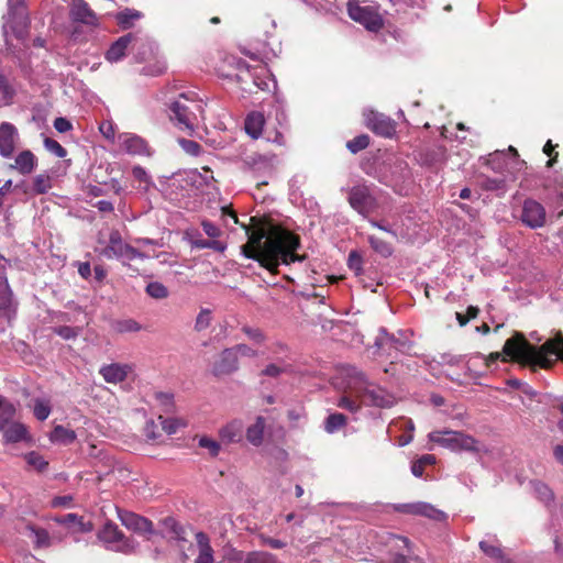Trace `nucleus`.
Here are the masks:
<instances>
[{
	"label": "nucleus",
	"instance_id": "nucleus-1",
	"mask_svg": "<svg viewBox=\"0 0 563 563\" xmlns=\"http://www.w3.org/2000/svg\"><path fill=\"white\" fill-rule=\"evenodd\" d=\"M247 243L241 246V252L246 258L255 260L261 266L272 273H276L280 263L290 264L301 262L303 257L295 251L299 247V238L288 230L272 227L268 231L264 228H247Z\"/></svg>",
	"mask_w": 563,
	"mask_h": 563
},
{
	"label": "nucleus",
	"instance_id": "nucleus-2",
	"mask_svg": "<svg viewBox=\"0 0 563 563\" xmlns=\"http://www.w3.org/2000/svg\"><path fill=\"white\" fill-rule=\"evenodd\" d=\"M503 353L522 364L549 368L556 358L563 361V336L559 334L540 347H536L526 340L522 333L516 332L505 342Z\"/></svg>",
	"mask_w": 563,
	"mask_h": 563
},
{
	"label": "nucleus",
	"instance_id": "nucleus-3",
	"mask_svg": "<svg viewBox=\"0 0 563 563\" xmlns=\"http://www.w3.org/2000/svg\"><path fill=\"white\" fill-rule=\"evenodd\" d=\"M346 387L360 398L365 406L390 408L395 405L396 398L385 388L371 383L365 374L355 366L346 365L340 369Z\"/></svg>",
	"mask_w": 563,
	"mask_h": 563
},
{
	"label": "nucleus",
	"instance_id": "nucleus-4",
	"mask_svg": "<svg viewBox=\"0 0 563 563\" xmlns=\"http://www.w3.org/2000/svg\"><path fill=\"white\" fill-rule=\"evenodd\" d=\"M170 120L184 131L192 133L199 119L203 120L205 104L194 91L179 93L168 103Z\"/></svg>",
	"mask_w": 563,
	"mask_h": 563
},
{
	"label": "nucleus",
	"instance_id": "nucleus-5",
	"mask_svg": "<svg viewBox=\"0 0 563 563\" xmlns=\"http://www.w3.org/2000/svg\"><path fill=\"white\" fill-rule=\"evenodd\" d=\"M8 13L3 16V36L8 49L14 53L16 45L13 40L23 43L29 33L30 19L23 1H8Z\"/></svg>",
	"mask_w": 563,
	"mask_h": 563
},
{
	"label": "nucleus",
	"instance_id": "nucleus-6",
	"mask_svg": "<svg viewBox=\"0 0 563 563\" xmlns=\"http://www.w3.org/2000/svg\"><path fill=\"white\" fill-rule=\"evenodd\" d=\"M431 442L454 452H478V441L472 435L452 430L432 431L428 434Z\"/></svg>",
	"mask_w": 563,
	"mask_h": 563
},
{
	"label": "nucleus",
	"instance_id": "nucleus-7",
	"mask_svg": "<svg viewBox=\"0 0 563 563\" xmlns=\"http://www.w3.org/2000/svg\"><path fill=\"white\" fill-rule=\"evenodd\" d=\"M375 345L378 350L391 358H397L398 354H406L411 350V341L407 331H398L397 334L389 333L380 328L375 339Z\"/></svg>",
	"mask_w": 563,
	"mask_h": 563
},
{
	"label": "nucleus",
	"instance_id": "nucleus-8",
	"mask_svg": "<svg viewBox=\"0 0 563 563\" xmlns=\"http://www.w3.org/2000/svg\"><path fill=\"white\" fill-rule=\"evenodd\" d=\"M98 538L107 545V549L124 554L134 553L137 548V542L133 538L125 537L119 527L111 521L104 523L98 532Z\"/></svg>",
	"mask_w": 563,
	"mask_h": 563
},
{
	"label": "nucleus",
	"instance_id": "nucleus-9",
	"mask_svg": "<svg viewBox=\"0 0 563 563\" xmlns=\"http://www.w3.org/2000/svg\"><path fill=\"white\" fill-rule=\"evenodd\" d=\"M347 201L363 217H367L377 208V198L366 184H357L350 188Z\"/></svg>",
	"mask_w": 563,
	"mask_h": 563
},
{
	"label": "nucleus",
	"instance_id": "nucleus-10",
	"mask_svg": "<svg viewBox=\"0 0 563 563\" xmlns=\"http://www.w3.org/2000/svg\"><path fill=\"white\" fill-rule=\"evenodd\" d=\"M101 254L106 258H118L123 262L147 257V255L135 247L124 243L119 232H112L110 234L109 244L102 250Z\"/></svg>",
	"mask_w": 563,
	"mask_h": 563
},
{
	"label": "nucleus",
	"instance_id": "nucleus-11",
	"mask_svg": "<svg viewBox=\"0 0 563 563\" xmlns=\"http://www.w3.org/2000/svg\"><path fill=\"white\" fill-rule=\"evenodd\" d=\"M349 16L364 25L368 31L377 32L383 27V19L372 7H362L356 1L350 0L347 3Z\"/></svg>",
	"mask_w": 563,
	"mask_h": 563
},
{
	"label": "nucleus",
	"instance_id": "nucleus-12",
	"mask_svg": "<svg viewBox=\"0 0 563 563\" xmlns=\"http://www.w3.org/2000/svg\"><path fill=\"white\" fill-rule=\"evenodd\" d=\"M520 219L522 223L530 229L544 227L547 212L544 207L534 199H526L522 205Z\"/></svg>",
	"mask_w": 563,
	"mask_h": 563
},
{
	"label": "nucleus",
	"instance_id": "nucleus-13",
	"mask_svg": "<svg viewBox=\"0 0 563 563\" xmlns=\"http://www.w3.org/2000/svg\"><path fill=\"white\" fill-rule=\"evenodd\" d=\"M118 517L121 523L129 530L140 534H147L148 538L155 534L153 522L145 517L121 509H118Z\"/></svg>",
	"mask_w": 563,
	"mask_h": 563
},
{
	"label": "nucleus",
	"instance_id": "nucleus-14",
	"mask_svg": "<svg viewBox=\"0 0 563 563\" xmlns=\"http://www.w3.org/2000/svg\"><path fill=\"white\" fill-rule=\"evenodd\" d=\"M394 509L398 512L423 516L435 521H443L446 519V515L434 508L431 504L418 501L409 504H397L394 505Z\"/></svg>",
	"mask_w": 563,
	"mask_h": 563
},
{
	"label": "nucleus",
	"instance_id": "nucleus-15",
	"mask_svg": "<svg viewBox=\"0 0 563 563\" xmlns=\"http://www.w3.org/2000/svg\"><path fill=\"white\" fill-rule=\"evenodd\" d=\"M364 117L367 128L377 135L390 137L396 132L394 120L383 113L368 110L364 113Z\"/></svg>",
	"mask_w": 563,
	"mask_h": 563
},
{
	"label": "nucleus",
	"instance_id": "nucleus-16",
	"mask_svg": "<svg viewBox=\"0 0 563 563\" xmlns=\"http://www.w3.org/2000/svg\"><path fill=\"white\" fill-rule=\"evenodd\" d=\"M2 263H7V260L0 255V317L10 318L15 311V306L3 272L4 265Z\"/></svg>",
	"mask_w": 563,
	"mask_h": 563
},
{
	"label": "nucleus",
	"instance_id": "nucleus-17",
	"mask_svg": "<svg viewBox=\"0 0 563 563\" xmlns=\"http://www.w3.org/2000/svg\"><path fill=\"white\" fill-rule=\"evenodd\" d=\"M239 369V357L232 347L224 349L213 364L216 376L230 375Z\"/></svg>",
	"mask_w": 563,
	"mask_h": 563
},
{
	"label": "nucleus",
	"instance_id": "nucleus-18",
	"mask_svg": "<svg viewBox=\"0 0 563 563\" xmlns=\"http://www.w3.org/2000/svg\"><path fill=\"white\" fill-rule=\"evenodd\" d=\"M132 51L137 62H151L159 53L158 45L148 37H141L133 34Z\"/></svg>",
	"mask_w": 563,
	"mask_h": 563
},
{
	"label": "nucleus",
	"instance_id": "nucleus-19",
	"mask_svg": "<svg viewBox=\"0 0 563 563\" xmlns=\"http://www.w3.org/2000/svg\"><path fill=\"white\" fill-rule=\"evenodd\" d=\"M133 367L130 364L111 363L102 365L99 369V374L109 384H119L124 382Z\"/></svg>",
	"mask_w": 563,
	"mask_h": 563
},
{
	"label": "nucleus",
	"instance_id": "nucleus-20",
	"mask_svg": "<svg viewBox=\"0 0 563 563\" xmlns=\"http://www.w3.org/2000/svg\"><path fill=\"white\" fill-rule=\"evenodd\" d=\"M16 137L18 130L13 124L9 122L0 124V155L2 157L9 158L12 156Z\"/></svg>",
	"mask_w": 563,
	"mask_h": 563
},
{
	"label": "nucleus",
	"instance_id": "nucleus-21",
	"mask_svg": "<svg viewBox=\"0 0 563 563\" xmlns=\"http://www.w3.org/2000/svg\"><path fill=\"white\" fill-rule=\"evenodd\" d=\"M70 19L86 25H97V16L84 0H73L69 11Z\"/></svg>",
	"mask_w": 563,
	"mask_h": 563
},
{
	"label": "nucleus",
	"instance_id": "nucleus-22",
	"mask_svg": "<svg viewBox=\"0 0 563 563\" xmlns=\"http://www.w3.org/2000/svg\"><path fill=\"white\" fill-rule=\"evenodd\" d=\"M235 67L238 73L234 75V79L241 85L242 90L253 93L252 80L258 79L256 68H251L243 59H236Z\"/></svg>",
	"mask_w": 563,
	"mask_h": 563
},
{
	"label": "nucleus",
	"instance_id": "nucleus-23",
	"mask_svg": "<svg viewBox=\"0 0 563 563\" xmlns=\"http://www.w3.org/2000/svg\"><path fill=\"white\" fill-rule=\"evenodd\" d=\"M36 166V156L30 150H24L15 156L14 163L9 164L8 168L10 170H16L21 175H29Z\"/></svg>",
	"mask_w": 563,
	"mask_h": 563
},
{
	"label": "nucleus",
	"instance_id": "nucleus-24",
	"mask_svg": "<svg viewBox=\"0 0 563 563\" xmlns=\"http://www.w3.org/2000/svg\"><path fill=\"white\" fill-rule=\"evenodd\" d=\"M196 549L198 554L195 563H214L213 549L209 537L205 532L196 533Z\"/></svg>",
	"mask_w": 563,
	"mask_h": 563
},
{
	"label": "nucleus",
	"instance_id": "nucleus-25",
	"mask_svg": "<svg viewBox=\"0 0 563 563\" xmlns=\"http://www.w3.org/2000/svg\"><path fill=\"white\" fill-rule=\"evenodd\" d=\"M133 42V34H126L117 40L106 53V59L110 63H117L125 56V52Z\"/></svg>",
	"mask_w": 563,
	"mask_h": 563
},
{
	"label": "nucleus",
	"instance_id": "nucleus-26",
	"mask_svg": "<svg viewBox=\"0 0 563 563\" xmlns=\"http://www.w3.org/2000/svg\"><path fill=\"white\" fill-rule=\"evenodd\" d=\"M4 443H16L21 441H30L27 428L21 422H11L3 433Z\"/></svg>",
	"mask_w": 563,
	"mask_h": 563
},
{
	"label": "nucleus",
	"instance_id": "nucleus-27",
	"mask_svg": "<svg viewBox=\"0 0 563 563\" xmlns=\"http://www.w3.org/2000/svg\"><path fill=\"white\" fill-rule=\"evenodd\" d=\"M121 143L123 148L130 154L150 155L147 143L137 135L125 134Z\"/></svg>",
	"mask_w": 563,
	"mask_h": 563
},
{
	"label": "nucleus",
	"instance_id": "nucleus-28",
	"mask_svg": "<svg viewBox=\"0 0 563 563\" xmlns=\"http://www.w3.org/2000/svg\"><path fill=\"white\" fill-rule=\"evenodd\" d=\"M264 123L263 113L252 112L245 119L244 130L252 139H257L262 134Z\"/></svg>",
	"mask_w": 563,
	"mask_h": 563
},
{
	"label": "nucleus",
	"instance_id": "nucleus-29",
	"mask_svg": "<svg viewBox=\"0 0 563 563\" xmlns=\"http://www.w3.org/2000/svg\"><path fill=\"white\" fill-rule=\"evenodd\" d=\"M188 241L191 247L194 249H210L220 253L227 250V244L224 242L220 240H205L200 236L199 233H197L196 235H190Z\"/></svg>",
	"mask_w": 563,
	"mask_h": 563
},
{
	"label": "nucleus",
	"instance_id": "nucleus-30",
	"mask_svg": "<svg viewBox=\"0 0 563 563\" xmlns=\"http://www.w3.org/2000/svg\"><path fill=\"white\" fill-rule=\"evenodd\" d=\"M479 549L487 555L488 558L496 560L499 563H508L498 541L494 540H483L479 542Z\"/></svg>",
	"mask_w": 563,
	"mask_h": 563
},
{
	"label": "nucleus",
	"instance_id": "nucleus-31",
	"mask_svg": "<svg viewBox=\"0 0 563 563\" xmlns=\"http://www.w3.org/2000/svg\"><path fill=\"white\" fill-rule=\"evenodd\" d=\"M264 429L265 419L263 417H257L256 421L246 430L247 441L255 446L261 445L264 438Z\"/></svg>",
	"mask_w": 563,
	"mask_h": 563
},
{
	"label": "nucleus",
	"instance_id": "nucleus-32",
	"mask_svg": "<svg viewBox=\"0 0 563 563\" xmlns=\"http://www.w3.org/2000/svg\"><path fill=\"white\" fill-rule=\"evenodd\" d=\"M49 440L54 443L67 445L76 440V433L63 426H56L49 434Z\"/></svg>",
	"mask_w": 563,
	"mask_h": 563
},
{
	"label": "nucleus",
	"instance_id": "nucleus-33",
	"mask_svg": "<svg viewBox=\"0 0 563 563\" xmlns=\"http://www.w3.org/2000/svg\"><path fill=\"white\" fill-rule=\"evenodd\" d=\"M145 64L142 74L146 76H159L164 74L167 68L166 60L161 53H157L155 57H152L151 62H146Z\"/></svg>",
	"mask_w": 563,
	"mask_h": 563
},
{
	"label": "nucleus",
	"instance_id": "nucleus-34",
	"mask_svg": "<svg viewBox=\"0 0 563 563\" xmlns=\"http://www.w3.org/2000/svg\"><path fill=\"white\" fill-rule=\"evenodd\" d=\"M243 424L240 420H233L220 430V437L228 442H235L241 438Z\"/></svg>",
	"mask_w": 563,
	"mask_h": 563
},
{
	"label": "nucleus",
	"instance_id": "nucleus-35",
	"mask_svg": "<svg viewBox=\"0 0 563 563\" xmlns=\"http://www.w3.org/2000/svg\"><path fill=\"white\" fill-rule=\"evenodd\" d=\"M536 497L549 506L554 501V493L552 489L544 483L536 481L531 483Z\"/></svg>",
	"mask_w": 563,
	"mask_h": 563
},
{
	"label": "nucleus",
	"instance_id": "nucleus-36",
	"mask_svg": "<svg viewBox=\"0 0 563 563\" xmlns=\"http://www.w3.org/2000/svg\"><path fill=\"white\" fill-rule=\"evenodd\" d=\"M243 162L254 170H261L271 166L272 157L258 153L247 154Z\"/></svg>",
	"mask_w": 563,
	"mask_h": 563
},
{
	"label": "nucleus",
	"instance_id": "nucleus-37",
	"mask_svg": "<svg viewBox=\"0 0 563 563\" xmlns=\"http://www.w3.org/2000/svg\"><path fill=\"white\" fill-rule=\"evenodd\" d=\"M162 525L170 538L177 541H186L184 528L172 517L162 520Z\"/></svg>",
	"mask_w": 563,
	"mask_h": 563
},
{
	"label": "nucleus",
	"instance_id": "nucleus-38",
	"mask_svg": "<svg viewBox=\"0 0 563 563\" xmlns=\"http://www.w3.org/2000/svg\"><path fill=\"white\" fill-rule=\"evenodd\" d=\"M346 424V417L343 413L334 412L327 417L324 430L328 433H334Z\"/></svg>",
	"mask_w": 563,
	"mask_h": 563
},
{
	"label": "nucleus",
	"instance_id": "nucleus-39",
	"mask_svg": "<svg viewBox=\"0 0 563 563\" xmlns=\"http://www.w3.org/2000/svg\"><path fill=\"white\" fill-rule=\"evenodd\" d=\"M27 530L34 538V544L36 548H48L51 545V538L47 530L35 526H27Z\"/></svg>",
	"mask_w": 563,
	"mask_h": 563
},
{
	"label": "nucleus",
	"instance_id": "nucleus-40",
	"mask_svg": "<svg viewBox=\"0 0 563 563\" xmlns=\"http://www.w3.org/2000/svg\"><path fill=\"white\" fill-rule=\"evenodd\" d=\"M26 463L37 472H44L48 467V462L40 453L32 451L24 455Z\"/></svg>",
	"mask_w": 563,
	"mask_h": 563
},
{
	"label": "nucleus",
	"instance_id": "nucleus-41",
	"mask_svg": "<svg viewBox=\"0 0 563 563\" xmlns=\"http://www.w3.org/2000/svg\"><path fill=\"white\" fill-rule=\"evenodd\" d=\"M146 294L154 299H165L168 297V288L159 282H151L145 288Z\"/></svg>",
	"mask_w": 563,
	"mask_h": 563
},
{
	"label": "nucleus",
	"instance_id": "nucleus-42",
	"mask_svg": "<svg viewBox=\"0 0 563 563\" xmlns=\"http://www.w3.org/2000/svg\"><path fill=\"white\" fill-rule=\"evenodd\" d=\"M368 243L372 249L383 257H389L393 254L391 245L374 235L368 236Z\"/></svg>",
	"mask_w": 563,
	"mask_h": 563
},
{
	"label": "nucleus",
	"instance_id": "nucleus-43",
	"mask_svg": "<svg viewBox=\"0 0 563 563\" xmlns=\"http://www.w3.org/2000/svg\"><path fill=\"white\" fill-rule=\"evenodd\" d=\"M217 563H245L243 553L231 547H224L221 559Z\"/></svg>",
	"mask_w": 563,
	"mask_h": 563
},
{
	"label": "nucleus",
	"instance_id": "nucleus-44",
	"mask_svg": "<svg viewBox=\"0 0 563 563\" xmlns=\"http://www.w3.org/2000/svg\"><path fill=\"white\" fill-rule=\"evenodd\" d=\"M256 77H258L257 80H252L254 92L256 90H269L271 79L265 67H256Z\"/></svg>",
	"mask_w": 563,
	"mask_h": 563
},
{
	"label": "nucleus",
	"instance_id": "nucleus-45",
	"mask_svg": "<svg viewBox=\"0 0 563 563\" xmlns=\"http://www.w3.org/2000/svg\"><path fill=\"white\" fill-rule=\"evenodd\" d=\"M487 164L490 168L497 173H504L507 167L506 154L505 152H495L489 155Z\"/></svg>",
	"mask_w": 563,
	"mask_h": 563
},
{
	"label": "nucleus",
	"instance_id": "nucleus-46",
	"mask_svg": "<svg viewBox=\"0 0 563 563\" xmlns=\"http://www.w3.org/2000/svg\"><path fill=\"white\" fill-rule=\"evenodd\" d=\"M52 188L51 177L46 174H40L33 179V191L37 195L46 194Z\"/></svg>",
	"mask_w": 563,
	"mask_h": 563
},
{
	"label": "nucleus",
	"instance_id": "nucleus-47",
	"mask_svg": "<svg viewBox=\"0 0 563 563\" xmlns=\"http://www.w3.org/2000/svg\"><path fill=\"white\" fill-rule=\"evenodd\" d=\"M13 95L14 90L9 85L7 78L0 74V107L9 104Z\"/></svg>",
	"mask_w": 563,
	"mask_h": 563
},
{
	"label": "nucleus",
	"instance_id": "nucleus-48",
	"mask_svg": "<svg viewBox=\"0 0 563 563\" xmlns=\"http://www.w3.org/2000/svg\"><path fill=\"white\" fill-rule=\"evenodd\" d=\"M212 321V312L208 308H203L199 311L196 321H195V330L201 332L208 329Z\"/></svg>",
	"mask_w": 563,
	"mask_h": 563
},
{
	"label": "nucleus",
	"instance_id": "nucleus-49",
	"mask_svg": "<svg viewBox=\"0 0 563 563\" xmlns=\"http://www.w3.org/2000/svg\"><path fill=\"white\" fill-rule=\"evenodd\" d=\"M51 405L47 400L44 399H35L33 413L35 418L40 421H44L51 415Z\"/></svg>",
	"mask_w": 563,
	"mask_h": 563
},
{
	"label": "nucleus",
	"instance_id": "nucleus-50",
	"mask_svg": "<svg viewBox=\"0 0 563 563\" xmlns=\"http://www.w3.org/2000/svg\"><path fill=\"white\" fill-rule=\"evenodd\" d=\"M154 397L165 413L174 410V395L172 393L157 391Z\"/></svg>",
	"mask_w": 563,
	"mask_h": 563
},
{
	"label": "nucleus",
	"instance_id": "nucleus-51",
	"mask_svg": "<svg viewBox=\"0 0 563 563\" xmlns=\"http://www.w3.org/2000/svg\"><path fill=\"white\" fill-rule=\"evenodd\" d=\"M369 145V137L366 134H361L346 143L347 150L355 154L366 148Z\"/></svg>",
	"mask_w": 563,
	"mask_h": 563
},
{
	"label": "nucleus",
	"instance_id": "nucleus-52",
	"mask_svg": "<svg viewBox=\"0 0 563 563\" xmlns=\"http://www.w3.org/2000/svg\"><path fill=\"white\" fill-rule=\"evenodd\" d=\"M288 369V365L285 363H271L265 366V368L262 371V375L269 376V377H279L282 374L286 373Z\"/></svg>",
	"mask_w": 563,
	"mask_h": 563
},
{
	"label": "nucleus",
	"instance_id": "nucleus-53",
	"mask_svg": "<svg viewBox=\"0 0 563 563\" xmlns=\"http://www.w3.org/2000/svg\"><path fill=\"white\" fill-rule=\"evenodd\" d=\"M178 143L180 147L191 156H199L202 152V147L199 143L192 140L179 139Z\"/></svg>",
	"mask_w": 563,
	"mask_h": 563
},
{
	"label": "nucleus",
	"instance_id": "nucleus-54",
	"mask_svg": "<svg viewBox=\"0 0 563 563\" xmlns=\"http://www.w3.org/2000/svg\"><path fill=\"white\" fill-rule=\"evenodd\" d=\"M245 563H279L274 555L267 552H253L251 553Z\"/></svg>",
	"mask_w": 563,
	"mask_h": 563
},
{
	"label": "nucleus",
	"instance_id": "nucleus-55",
	"mask_svg": "<svg viewBox=\"0 0 563 563\" xmlns=\"http://www.w3.org/2000/svg\"><path fill=\"white\" fill-rule=\"evenodd\" d=\"M44 146L58 158H64L67 155V151L56 140L51 137H45Z\"/></svg>",
	"mask_w": 563,
	"mask_h": 563
},
{
	"label": "nucleus",
	"instance_id": "nucleus-56",
	"mask_svg": "<svg viewBox=\"0 0 563 563\" xmlns=\"http://www.w3.org/2000/svg\"><path fill=\"white\" fill-rule=\"evenodd\" d=\"M241 330L255 344H262L266 339L264 332L258 328L243 325Z\"/></svg>",
	"mask_w": 563,
	"mask_h": 563
},
{
	"label": "nucleus",
	"instance_id": "nucleus-57",
	"mask_svg": "<svg viewBox=\"0 0 563 563\" xmlns=\"http://www.w3.org/2000/svg\"><path fill=\"white\" fill-rule=\"evenodd\" d=\"M363 258L356 251H351L347 258V266L355 275L360 276L363 273Z\"/></svg>",
	"mask_w": 563,
	"mask_h": 563
},
{
	"label": "nucleus",
	"instance_id": "nucleus-58",
	"mask_svg": "<svg viewBox=\"0 0 563 563\" xmlns=\"http://www.w3.org/2000/svg\"><path fill=\"white\" fill-rule=\"evenodd\" d=\"M139 18L140 13L137 11L126 10L118 13L117 21L122 27L126 29L131 26L133 20Z\"/></svg>",
	"mask_w": 563,
	"mask_h": 563
},
{
	"label": "nucleus",
	"instance_id": "nucleus-59",
	"mask_svg": "<svg viewBox=\"0 0 563 563\" xmlns=\"http://www.w3.org/2000/svg\"><path fill=\"white\" fill-rule=\"evenodd\" d=\"M132 175L137 181L144 184V190H148V188L153 185L151 176L141 166H134L132 169Z\"/></svg>",
	"mask_w": 563,
	"mask_h": 563
},
{
	"label": "nucleus",
	"instance_id": "nucleus-60",
	"mask_svg": "<svg viewBox=\"0 0 563 563\" xmlns=\"http://www.w3.org/2000/svg\"><path fill=\"white\" fill-rule=\"evenodd\" d=\"M54 332L63 338L64 340H71L79 335L80 329L79 328H73L69 325H60L54 328Z\"/></svg>",
	"mask_w": 563,
	"mask_h": 563
},
{
	"label": "nucleus",
	"instance_id": "nucleus-61",
	"mask_svg": "<svg viewBox=\"0 0 563 563\" xmlns=\"http://www.w3.org/2000/svg\"><path fill=\"white\" fill-rule=\"evenodd\" d=\"M482 186L486 190H505L506 179L504 177L485 178Z\"/></svg>",
	"mask_w": 563,
	"mask_h": 563
},
{
	"label": "nucleus",
	"instance_id": "nucleus-62",
	"mask_svg": "<svg viewBox=\"0 0 563 563\" xmlns=\"http://www.w3.org/2000/svg\"><path fill=\"white\" fill-rule=\"evenodd\" d=\"M198 443L200 448L207 449L212 456H217L220 452V444L208 437H201Z\"/></svg>",
	"mask_w": 563,
	"mask_h": 563
},
{
	"label": "nucleus",
	"instance_id": "nucleus-63",
	"mask_svg": "<svg viewBox=\"0 0 563 563\" xmlns=\"http://www.w3.org/2000/svg\"><path fill=\"white\" fill-rule=\"evenodd\" d=\"M232 349L235 351L238 357H249V358H255L257 357L258 353L253 347L249 346L247 344H236L232 346Z\"/></svg>",
	"mask_w": 563,
	"mask_h": 563
},
{
	"label": "nucleus",
	"instance_id": "nucleus-64",
	"mask_svg": "<svg viewBox=\"0 0 563 563\" xmlns=\"http://www.w3.org/2000/svg\"><path fill=\"white\" fill-rule=\"evenodd\" d=\"M201 227L203 232L210 238V240H217V238L221 235L220 228L209 220H202Z\"/></svg>",
	"mask_w": 563,
	"mask_h": 563
}]
</instances>
